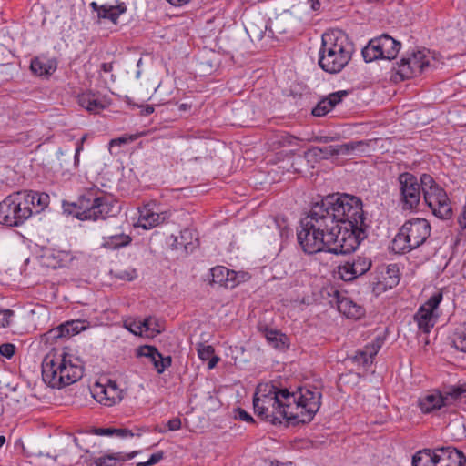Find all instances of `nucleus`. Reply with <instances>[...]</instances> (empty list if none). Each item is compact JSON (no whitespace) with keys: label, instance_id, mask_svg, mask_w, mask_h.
Returning <instances> with one entry per match:
<instances>
[{"label":"nucleus","instance_id":"obj_59","mask_svg":"<svg viewBox=\"0 0 466 466\" xmlns=\"http://www.w3.org/2000/svg\"><path fill=\"white\" fill-rule=\"evenodd\" d=\"M331 139L332 138L330 137H317L316 141L327 143V142H329Z\"/></svg>","mask_w":466,"mask_h":466},{"label":"nucleus","instance_id":"obj_35","mask_svg":"<svg viewBox=\"0 0 466 466\" xmlns=\"http://www.w3.org/2000/svg\"><path fill=\"white\" fill-rule=\"evenodd\" d=\"M30 68L35 75L39 76H49L56 70V66L39 57L32 59Z\"/></svg>","mask_w":466,"mask_h":466},{"label":"nucleus","instance_id":"obj_8","mask_svg":"<svg viewBox=\"0 0 466 466\" xmlns=\"http://www.w3.org/2000/svg\"><path fill=\"white\" fill-rule=\"evenodd\" d=\"M424 201L432 214L441 219H450L452 216L451 201L445 192L429 174L420 176Z\"/></svg>","mask_w":466,"mask_h":466},{"label":"nucleus","instance_id":"obj_32","mask_svg":"<svg viewBox=\"0 0 466 466\" xmlns=\"http://www.w3.org/2000/svg\"><path fill=\"white\" fill-rule=\"evenodd\" d=\"M196 350L200 360H208V369H213L220 360L219 357L214 355L215 350L211 345L199 342L197 344Z\"/></svg>","mask_w":466,"mask_h":466},{"label":"nucleus","instance_id":"obj_19","mask_svg":"<svg viewBox=\"0 0 466 466\" xmlns=\"http://www.w3.org/2000/svg\"><path fill=\"white\" fill-rule=\"evenodd\" d=\"M349 94L346 90H340L329 94L328 96L323 97L312 109V115L316 116H323L331 111L338 104H339L343 97Z\"/></svg>","mask_w":466,"mask_h":466},{"label":"nucleus","instance_id":"obj_6","mask_svg":"<svg viewBox=\"0 0 466 466\" xmlns=\"http://www.w3.org/2000/svg\"><path fill=\"white\" fill-rule=\"evenodd\" d=\"M431 235V225L424 218L406 221L392 240L395 253L405 254L421 246Z\"/></svg>","mask_w":466,"mask_h":466},{"label":"nucleus","instance_id":"obj_7","mask_svg":"<svg viewBox=\"0 0 466 466\" xmlns=\"http://www.w3.org/2000/svg\"><path fill=\"white\" fill-rule=\"evenodd\" d=\"M29 204L23 190L8 195L0 202V224L10 228L23 225L34 214Z\"/></svg>","mask_w":466,"mask_h":466},{"label":"nucleus","instance_id":"obj_12","mask_svg":"<svg viewBox=\"0 0 466 466\" xmlns=\"http://www.w3.org/2000/svg\"><path fill=\"white\" fill-rule=\"evenodd\" d=\"M371 267L370 258L365 256H355L338 267V273L345 281H351L364 275Z\"/></svg>","mask_w":466,"mask_h":466},{"label":"nucleus","instance_id":"obj_25","mask_svg":"<svg viewBox=\"0 0 466 466\" xmlns=\"http://www.w3.org/2000/svg\"><path fill=\"white\" fill-rule=\"evenodd\" d=\"M138 451H135L127 455L121 452L105 455L90 462L89 466H114L117 461L123 462L134 458Z\"/></svg>","mask_w":466,"mask_h":466},{"label":"nucleus","instance_id":"obj_4","mask_svg":"<svg viewBox=\"0 0 466 466\" xmlns=\"http://www.w3.org/2000/svg\"><path fill=\"white\" fill-rule=\"evenodd\" d=\"M62 208L65 213L79 220L92 221L116 217L120 210L116 199L98 189L86 190L73 202L64 200Z\"/></svg>","mask_w":466,"mask_h":466},{"label":"nucleus","instance_id":"obj_34","mask_svg":"<svg viewBox=\"0 0 466 466\" xmlns=\"http://www.w3.org/2000/svg\"><path fill=\"white\" fill-rule=\"evenodd\" d=\"M228 275H232L229 273V269L223 266H217L211 268V284H218L219 286L225 287L226 289L230 288L232 283L228 280Z\"/></svg>","mask_w":466,"mask_h":466},{"label":"nucleus","instance_id":"obj_55","mask_svg":"<svg viewBox=\"0 0 466 466\" xmlns=\"http://www.w3.org/2000/svg\"><path fill=\"white\" fill-rule=\"evenodd\" d=\"M137 326L138 324H131L130 327H128V330H130L132 333L134 334H141L142 333V329H140V330L137 329Z\"/></svg>","mask_w":466,"mask_h":466},{"label":"nucleus","instance_id":"obj_28","mask_svg":"<svg viewBox=\"0 0 466 466\" xmlns=\"http://www.w3.org/2000/svg\"><path fill=\"white\" fill-rule=\"evenodd\" d=\"M262 332L266 339L276 349H285L289 345L288 337L280 331L265 327Z\"/></svg>","mask_w":466,"mask_h":466},{"label":"nucleus","instance_id":"obj_36","mask_svg":"<svg viewBox=\"0 0 466 466\" xmlns=\"http://www.w3.org/2000/svg\"><path fill=\"white\" fill-rule=\"evenodd\" d=\"M442 393L444 395L445 400L448 401V406H450L454 401L466 398V383L462 385L452 386Z\"/></svg>","mask_w":466,"mask_h":466},{"label":"nucleus","instance_id":"obj_50","mask_svg":"<svg viewBox=\"0 0 466 466\" xmlns=\"http://www.w3.org/2000/svg\"><path fill=\"white\" fill-rule=\"evenodd\" d=\"M458 222L461 228L466 229V208L463 210V212L459 217Z\"/></svg>","mask_w":466,"mask_h":466},{"label":"nucleus","instance_id":"obj_49","mask_svg":"<svg viewBox=\"0 0 466 466\" xmlns=\"http://www.w3.org/2000/svg\"><path fill=\"white\" fill-rule=\"evenodd\" d=\"M96 433L98 435H106V436L114 435L113 428H98L96 430Z\"/></svg>","mask_w":466,"mask_h":466},{"label":"nucleus","instance_id":"obj_17","mask_svg":"<svg viewBox=\"0 0 466 466\" xmlns=\"http://www.w3.org/2000/svg\"><path fill=\"white\" fill-rule=\"evenodd\" d=\"M418 406L423 413L429 414L448 406V401L442 392L434 390L420 397Z\"/></svg>","mask_w":466,"mask_h":466},{"label":"nucleus","instance_id":"obj_46","mask_svg":"<svg viewBox=\"0 0 466 466\" xmlns=\"http://www.w3.org/2000/svg\"><path fill=\"white\" fill-rule=\"evenodd\" d=\"M167 425L169 431H178L181 429V420L178 417H176L169 420Z\"/></svg>","mask_w":466,"mask_h":466},{"label":"nucleus","instance_id":"obj_16","mask_svg":"<svg viewBox=\"0 0 466 466\" xmlns=\"http://www.w3.org/2000/svg\"><path fill=\"white\" fill-rule=\"evenodd\" d=\"M137 355L149 359L158 374L163 373L172 363V358L170 356L163 357L154 346L145 345L139 347L137 350Z\"/></svg>","mask_w":466,"mask_h":466},{"label":"nucleus","instance_id":"obj_54","mask_svg":"<svg viewBox=\"0 0 466 466\" xmlns=\"http://www.w3.org/2000/svg\"><path fill=\"white\" fill-rule=\"evenodd\" d=\"M154 112L153 105H147L142 110V115L148 116Z\"/></svg>","mask_w":466,"mask_h":466},{"label":"nucleus","instance_id":"obj_5","mask_svg":"<svg viewBox=\"0 0 466 466\" xmlns=\"http://www.w3.org/2000/svg\"><path fill=\"white\" fill-rule=\"evenodd\" d=\"M352 47L347 35L340 30L326 32L321 37L319 66L329 74L340 72L350 61Z\"/></svg>","mask_w":466,"mask_h":466},{"label":"nucleus","instance_id":"obj_40","mask_svg":"<svg viewBox=\"0 0 466 466\" xmlns=\"http://www.w3.org/2000/svg\"><path fill=\"white\" fill-rule=\"evenodd\" d=\"M164 451H159L150 456V458L144 462H138L137 466H152L159 462L164 458Z\"/></svg>","mask_w":466,"mask_h":466},{"label":"nucleus","instance_id":"obj_27","mask_svg":"<svg viewBox=\"0 0 466 466\" xmlns=\"http://www.w3.org/2000/svg\"><path fill=\"white\" fill-rule=\"evenodd\" d=\"M412 466H438L436 449L433 451L430 449L419 451L412 457Z\"/></svg>","mask_w":466,"mask_h":466},{"label":"nucleus","instance_id":"obj_62","mask_svg":"<svg viewBox=\"0 0 466 466\" xmlns=\"http://www.w3.org/2000/svg\"><path fill=\"white\" fill-rule=\"evenodd\" d=\"M81 149H82V147H78L76 148V158L77 157V155H78V153L80 152V150H81Z\"/></svg>","mask_w":466,"mask_h":466},{"label":"nucleus","instance_id":"obj_11","mask_svg":"<svg viewBox=\"0 0 466 466\" xmlns=\"http://www.w3.org/2000/svg\"><path fill=\"white\" fill-rule=\"evenodd\" d=\"M442 300V292L438 291L434 293L423 305H421L413 316L414 321L420 330L424 333H430L435 325V320L438 318L434 314V310L438 309Z\"/></svg>","mask_w":466,"mask_h":466},{"label":"nucleus","instance_id":"obj_29","mask_svg":"<svg viewBox=\"0 0 466 466\" xmlns=\"http://www.w3.org/2000/svg\"><path fill=\"white\" fill-rule=\"evenodd\" d=\"M361 53L364 60L368 63L377 59H384L381 46L378 37L370 40L368 45L362 49Z\"/></svg>","mask_w":466,"mask_h":466},{"label":"nucleus","instance_id":"obj_53","mask_svg":"<svg viewBox=\"0 0 466 466\" xmlns=\"http://www.w3.org/2000/svg\"><path fill=\"white\" fill-rule=\"evenodd\" d=\"M112 69H113L112 63H103L101 65V70L104 71L105 73L111 72Z\"/></svg>","mask_w":466,"mask_h":466},{"label":"nucleus","instance_id":"obj_47","mask_svg":"<svg viewBox=\"0 0 466 466\" xmlns=\"http://www.w3.org/2000/svg\"><path fill=\"white\" fill-rule=\"evenodd\" d=\"M114 435L120 437V438H126V437H132L134 434L132 431L128 429H116L113 428Z\"/></svg>","mask_w":466,"mask_h":466},{"label":"nucleus","instance_id":"obj_26","mask_svg":"<svg viewBox=\"0 0 466 466\" xmlns=\"http://www.w3.org/2000/svg\"><path fill=\"white\" fill-rule=\"evenodd\" d=\"M340 147L339 146L312 147L306 152V157H311L315 161L328 159L330 157L339 155Z\"/></svg>","mask_w":466,"mask_h":466},{"label":"nucleus","instance_id":"obj_51","mask_svg":"<svg viewBox=\"0 0 466 466\" xmlns=\"http://www.w3.org/2000/svg\"><path fill=\"white\" fill-rule=\"evenodd\" d=\"M229 273H232V275H228V280L229 281L228 283H232V286H230L229 289H233L237 285V280H236L237 274L233 270H229Z\"/></svg>","mask_w":466,"mask_h":466},{"label":"nucleus","instance_id":"obj_31","mask_svg":"<svg viewBox=\"0 0 466 466\" xmlns=\"http://www.w3.org/2000/svg\"><path fill=\"white\" fill-rule=\"evenodd\" d=\"M127 11V7L124 3L118 5H101V11H99V19H109L114 24L117 23L119 15Z\"/></svg>","mask_w":466,"mask_h":466},{"label":"nucleus","instance_id":"obj_61","mask_svg":"<svg viewBox=\"0 0 466 466\" xmlns=\"http://www.w3.org/2000/svg\"><path fill=\"white\" fill-rule=\"evenodd\" d=\"M160 92V87L158 86L156 91H155V96H154V99L157 100V94Z\"/></svg>","mask_w":466,"mask_h":466},{"label":"nucleus","instance_id":"obj_18","mask_svg":"<svg viewBox=\"0 0 466 466\" xmlns=\"http://www.w3.org/2000/svg\"><path fill=\"white\" fill-rule=\"evenodd\" d=\"M438 466H466V457L462 451L453 447L437 448Z\"/></svg>","mask_w":466,"mask_h":466},{"label":"nucleus","instance_id":"obj_13","mask_svg":"<svg viewBox=\"0 0 466 466\" xmlns=\"http://www.w3.org/2000/svg\"><path fill=\"white\" fill-rule=\"evenodd\" d=\"M93 397L102 405L111 407L123 400L124 391L118 388L116 381L109 380L105 385L96 383L94 386Z\"/></svg>","mask_w":466,"mask_h":466},{"label":"nucleus","instance_id":"obj_24","mask_svg":"<svg viewBox=\"0 0 466 466\" xmlns=\"http://www.w3.org/2000/svg\"><path fill=\"white\" fill-rule=\"evenodd\" d=\"M268 30V21L264 17H258L249 22L246 27V31L253 42L262 40Z\"/></svg>","mask_w":466,"mask_h":466},{"label":"nucleus","instance_id":"obj_44","mask_svg":"<svg viewBox=\"0 0 466 466\" xmlns=\"http://www.w3.org/2000/svg\"><path fill=\"white\" fill-rule=\"evenodd\" d=\"M191 235V232L190 230L188 229H185L183 231H181L180 233V238H181V241H178V238H175V243L173 244L175 246V248L177 249L179 248H184L186 250H187V244L188 243H185L183 242V239L187 237V236H189Z\"/></svg>","mask_w":466,"mask_h":466},{"label":"nucleus","instance_id":"obj_2","mask_svg":"<svg viewBox=\"0 0 466 466\" xmlns=\"http://www.w3.org/2000/svg\"><path fill=\"white\" fill-rule=\"evenodd\" d=\"M321 393L299 388L296 392L271 383L258 384L253 397L254 413L273 425L285 420L289 425L310 422L321 405Z\"/></svg>","mask_w":466,"mask_h":466},{"label":"nucleus","instance_id":"obj_23","mask_svg":"<svg viewBox=\"0 0 466 466\" xmlns=\"http://www.w3.org/2000/svg\"><path fill=\"white\" fill-rule=\"evenodd\" d=\"M378 38L381 46L383 58L388 60L395 58L400 49V42L387 34H383Z\"/></svg>","mask_w":466,"mask_h":466},{"label":"nucleus","instance_id":"obj_22","mask_svg":"<svg viewBox=\"0 0 466 466\" xmlns=\"http://www.w3.org/2000/svg\"><path fill=\"white\" fill-rule=\"evenodd\" d=\"M26 198L29 199V209L34 213H40L49 204V195L44 192H37L32 190H23Z\"/></svg>","mask_w":466,"mask_h":466},{"label":"nucleus","instance_id":"obj_21","mask_svg":"<svg viewBox=\"0 0 466 466\" xmlns=\"http://www.w3.org/2000/svg\"><path fill=\"white\" fill-rule=\"evenodd\" d=\"M382 341L377 339L374 342L367 345L363 350H359L353 357L354 361L363 366H367L372 363L373 358L377 355L380 349Z\"/></svg>","mask_w":466,"mask_h":466},{"label":"nucleus","instance_id":"obj_48","mask_svg":"<svg viewBox=\"0 0 466 466\" xmlns=\"http://www.w3.org/2000/svg\"><path fill=\"white\" fill-rule=\"evenodd\" d=\"M396 268H397V267H396V265H390V266L388 268V271H387V273H388V274H393V273H395V272L397 271V270H396ZM390 278L392 279L391 284H398V282H399V280H400L399 277H398V276H393V277H392L391 275H390Z\"/></svg>","mask_w":466,"mask_h":466},{"label":"nucleus","instance_id":"obj_58","mask_svg":"<svg viewBox=\"0 0 466 466\" xmlns=\"http://www.w3.org/2000/svg\"><path fill=\"white\" fill-rule=\"evenodd\" d=\"M90 6L94 11L97 12V16L99 17V11H101V5H98L96 2H92L90 4Z\"/></svg>","mask_w":466,"mask_h":466},{"label":"nucleus","instance_id":"obj_37","mask_svg":"<svg viewBox=\"0 0 466 466\" xmlns=\"http://www.w3.org/2000/svg\"><path fill=\"white\" fill-rule=\"evenodd\" d=\"M143 328H145L146 330H152L156 331L157 333H160L162 330L158 320L152 317L147 318L142 322L138 323L137 329L140 330V329Z\"/></svg>","mask_w":466,"mask_h":466},{"label":"nucleus","instance_id":"obj_56","mask_svg":"<svg viewBox=\"0 0 466 466\" xmlns=\"http://www.w3.org/2000/svg\"><path fill=\"white\" fill-rule=\"evenodd\" d=\"M308 2L310 4L312 10L317 11L319 9L320 3L319 0H308Z\"/></svg>","mask_w":466,"mask_h":466},{"label":"nucleus","instance_id":"obj_20","mask_svg":"<svg viewBox=\"0 0 466 466\" xmlns=\"http://www.w3.org/2000/svg\"><path fill=\"white\" fill-rule=\"evenodd\" d=\"M337 308L338 310L350 319H360L364 315V309L361 306L355 303L351 299L340 296L337 291Z\"/></svg>","mask_w":466,"mask_h":466},{"label":"nucleus","instance_id":"obj_30","mask_svg":"<svg viewBox=\"0 0 466 466\" xmlns=\"http://www.w3.org/2000/svg\"><path fill=\"white\" fill-rule=\"evenodd\" d=\"M86 329L85 321L76 319L67 321L65 324H61L57 328V335L56 337H70L78 334L81 330Z\"/></svg>","mask_w":466,"mask_h":466},{"label":"nucleus","instance_id":"obj_1","mask_svg":"<svg viewBox=\"0 0 466 466\" xmlns=\"http://www.w3.org/2000/svg\"><path fill=\"white\" fill-rule=\"evenodd\" d=\"M362 200L350 194H332L316 203L300 220L298 243L303 252L344 255L367 238L369 225Z\"/></svg>","mask_w":466,"mask_h":466},{"label":"nucleus","instance_id":"obj_14","mask_svg":"<svg viewBox=\"0 0 466 466\" xmlns=\"http://www.w3.org/2000/svg\"><path fill=\"white\" fill-rule=\"evenodd\" d=\"M132 237L124 232L121 226L108 229L102 237L101 247L107 250H116L130 245Z\"/></svg>","mask_w":466,"mask_h":466},{"label":"nucleus","instance_id":"obj_63","mask_svg":"<svg viewBox=\"0 0 466 466\" xmlns=\"http://www.w3.org/2000/svg\"><path fill=\"white\" fill-rule=\"evenodd\" d=\"M268 37H273V32L269 29L268 30Z\"/></svg>","mask_w":466,"mask_h":466},{"label":"nucleus","instance_id":"obj_33","mask_svg":"<svg viewBox=\"0 0 466 466\" xmlns=\"http://www.w3.org/2000/svg\"><path fill=\"white\" fill-rule=\"evenodd\" d=\"M79 105L91 113H98L104 108V105L99 101L95 94H82L78 97Z\"/></svg>","mask_w":466,"mask_h":466},{"label":"nucleus","instance_id":"obj_3","mask_svg":"<svg viewBox=\"0 0 466 466\" xmlns=\"http://www.w3.org/2000/svg\"><path fill=\"white\" fill-rule=\"evenodd\" d=\"M84 366L78 358L67 353L66 349H53L42 361L43 380L52 388L61 389L79 380Z\"/></svg>","mask_w":466,"mask_h":466},{"label":"nucleus","instance_id":"obj_64","mask_svg":"<svg viewBox=\"0 0 466 466\" xmlns=\"http://www.w3.org/2000/svg\"><path fill=\"white\" fill-rule=\"evenodd\" d=\"M166 103H167L166 101L158 100L157 105H163V104H166Z\"/></svg>","mask_w":466,"mask_h":466},{"label":"nucleus","instance_id":"obj_43","mask_svg":"<svg viewBox=\"0 0 466 466\" xmlns=\"http://www.w3.org/2000/svg\"><path fill=\"white\" fill-rule=\"evenodd\" d=\"M14 312L10 309H0V327H6L10 323V318Z\"/></svg>","mask_w":466,"mask_h":466},{"label":"nucleus","instance_id":"obj_41","mask_svg":"<svg viewBox=\"0 0 466 466\" xmlns=\"http://www.w3.org/2000/svg\"><path fill=\"white\" fill-rule=\"evenodd\" d=\"M15 347L11 343H4L0 345V354L7 359H11L15 354Z\"/></svg>","mask_w":466,"mask_h":466},{"label":"nucleus","instance_id":"obj_15","mask_svg":"<svg viewBox=\"0 0 466 466\" xmlns=\"http://www.w3.org/2000/svg\"><path fill=\"white\" fill-rule=\"evenodd\" d=\"M169 218V212H155L153 208H151V204H147L139 208L138 226L144 229H151L165 223Z\"/></svg>","mask_w":466,"mask_h":466},{"label":"nucleus","instance_id":"obj_60","mask_svg":"<svg viewBox=\"0 0 466 466\" xmlns=\"http://www.w3.org/2000/svg\"><path fill=\"white\" fill-rule=\"evenodd\" d=\"M5 443V437L0 436V448Z\"/></svg>","mask_w":466,"mask_h":466},{"label":"nucleus","instance_id":"obj_45","mask_svg":"<svg viewBox=\"0 0 466 466\" xmlns=\"http://www.w3.org/2000/svg\"><path fill=\"white\" fill-rule=\"evenodd\" d=\"M296 141H297V137L290 136L289 134H283L279 137V144L281 147H286V146L292 145Z\"/></svg>","mask_w":466,"mask_h":466},{"label":"nucleus","instance_id":"obj_57","mask_svg":"<svg viewBox=\"0 0 466 466\" xmlns=\"http://www.w3.org/2000/svg\"><path fill=\"white\" fill-rule=\"evenodd\" d=\"M191 104H187V103H182L179 105L178 108L180 111H187L189 109H191Z\"/></svg>","mask_w":466,"mask_h":466},{"label":"nucleus","instance_id":"obj_10","mask_svg":"<svg viewBox=\"0 0 466 466\" xmlns=\"http://www.w3.org/2000/svg\"><path fill=\"white\" fill-rule=\"evenodd\" d=\"M430 65L424 51L407 53L398 63L396 69L400 80L410 79L420 75Z\"/></svg>","mask_w":466,"mask_h":466},{"label":"nucleus","instance_id":"obj_39","mask_svg":"<svg viewBox=\"0 0 466 466\" xmlns=\"http://www.w3.org/2000/svg\"><path fill=\"white\" fill-rule=\"evenodd\" d=\"M452 345L457 350L466 352V334H458L453 339Z\"/></svg>","mask_w":466,"mask_h":466},{"label":"nucleus","instance_id":"obj_38","mask_svg":"<svg viewBox=\"0 0 466 466\" xmlns=\"http://www.w3.org/2000/svg\"><path fill=\"white\" fill-rule=\"evenodd\" d=\"M234 414H235V418L239 420H242V421H245L248 423L255 422L253 417L242 408H239V407L236 408L234 410Z\"/></svg>","mask_w":466,"mask_h":466},{"label":"nucleus","instance_id":"obj_42","mask_svg":"<svg viewBox=\"0 0 466 466\" xmlns=\"http://www.w3.org/2000/svg\"><path fill=\"white\" fill-rule=\"evenodd\" d=\"M137 138V135H134V136H124V137H117V138H114L110 141L109 145H110V147H113L115 146H121L123 144H127L129 142H132L134 140H136Z\"/></svg>","mask_w":466,"mask_h":466},{"label":"nucleus","instance_id":"obj_52","mask_svg":"<svg viewBox=\"0 0 466 466\" xmlns=\"http://www.w3.org/2000/svg\"><path fill=\"white\" fill-rule=\"evenodd\" d=\"M169 4L175 6H181L187 3H189L191 0H167Z\"/></svg>","mask_w":466,"mask_h":466},{"label":"nucleus","instance_id":"obj_9","mask_svg":"<svg viewBox=\"0 0 466 466\" xmlns=\"http://www.w3.org/2000/svg\"><path fill=\"white\" fill-rule=\"evenodd\" d=\"M398 181L400 184V203L405 210L415 209L420 200V192L422 191L421 180L411 173H401Z\"/></svg>","mask_w":466,"mask_h":466}]
</instances>
